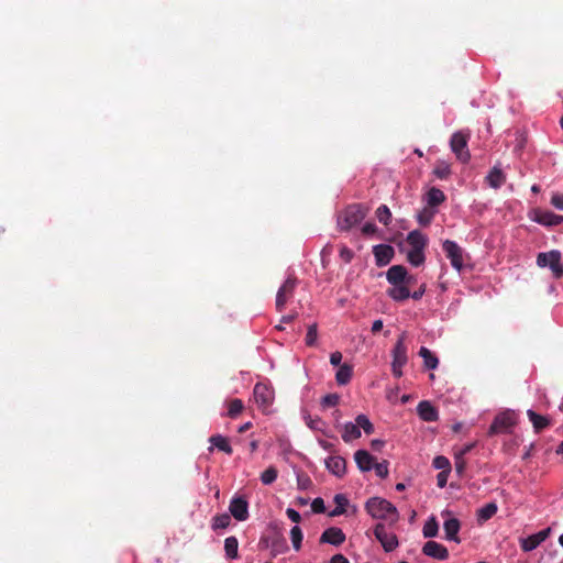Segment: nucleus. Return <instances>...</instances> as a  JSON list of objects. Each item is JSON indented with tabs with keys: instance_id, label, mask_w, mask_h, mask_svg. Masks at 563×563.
I'll return each instance as SVG.
<instances>
[{
	"instance_id": "22",
	"label": "nucleus",
	"mask_w": 563,
	"mask_h": 563,
	"mask_svg": "<svg viewBox=\"0 0 563 563\" xmlns=\"http://www.w3.org/2000/svg\"><path fill=\"white\" fill-rule=\"evenodd\" d=\"M486 180L492 188L498 189L506 183V175L500 167L494 166L487 175Z\"/></svg>"
},
{
	"instance_id": "12",
	"label": "nucleus",
	"mask_w": 563,
	"mask_h": 563,
	"mask_svg": "<svg viewBox=\"0 0 563 563\" xmlns=\"http://www.w3.org/2000/svg\"><path fill=\"white\" fill-rule=\"evenodd\" d=\"M405 339H406L405 333H402L398 338V340L391 351V355H393L391 365H397V366L406 365L408 357H407V346L405 344Z\"/></svg>"
},
{
	"instance_id": "49",
	"label": "nucleus",
	"mask_w": 563,
	"mask_h": 563,
	"mask_svg": "<svg viewBox=\"0 0 563 563\" xmlns=\"http://www.w3.org/2000/svg\"><path fill=\"white\" fill-rule=\"evenodd\" d=\"M373 468L375 470L376 475L379 476L380 478L387 477V475H388V462L387 461H383L380 463L373 464Z\"/></svg>"
},
{
	"instance_id": "62",
	"label": "nucleus",
	"mask_w": 563,
	"mask_h": 563,
	"mask_svg": "<svg viewBox=\"0 0 563 563\" xmlns=\"http://www.w3.org/2000/svg\"><path fill=\"white\" fill-rule=\"evenodd\" d=\"M383 329V321L380 319L375 320L372 324V332L377 333Z\"/></svg>"
},
{
	"instance_id": "24",
	"label": "nucleus",
	"mask_w": 563,
	"mask_h": 563,
	"mask_svg": "<svg viewBox=\"0 0 563 563\" xmlns=\"http://www.w3.org/2000/svg\"><path fill=\"white\" fill-rule=\"evenodd\" d=\"M536 221L540 224L552 227L562 223L563 216H558L552 211H540L536 217Z\"/></svg>"
},
{
	"instance_id": "33",
	"label": "nucleus",
	"mask_w": 563,
	"mask_h": 563,
	"mask_svg": "<svg viewBox=\"0 0 563 563\" xmlns=\"http://www.w3.org/2000/svg\"><path fill=\"white\" fill-rule=\"evenodd\" d=\"M239 541L235 537H228L224 540V551L229 559L238 558Z\"/></svg>"
},
{
	"instance_id": "47",
	"label": "nucleus",
	"mask_w": 563,
	"mask_h": 563,
	"mask_svg": "<svg viewBox=\"0 0 563 563\" xmlns=\"http://www.w3.org/2000/svg\"><path fill=\"white\" fill-rule=\"evenodd\" d=\"M311 485H312V481L310 479V477L307 474L299 473L297 475V486L299 489L306 490V489L310 488Z\"/></svg>"
},
{
	"instance_id": "60",
	"label": "nucleus",
	"mask_w": 563,
	"mask_h": 563,
	"mask_svg": "<svg viewBox=\"0 0 563 563\" xmlns=\"http://www.w3.org/2000/svg\"><path fill=\"white\" fill-rule=\"evenodd\" d=\"M525 144H526V137L520 134L518 137H517V144L515 146V151L516 152H521L522 148L525 147Z\"/></svg>"
},
{
	"instance_id": "27",
	"label": "nucleus",
	"mask_w": 563,
	"mask_h": 563,
	"mask_svg": "<svg viewBox=\"0 0 563 563\" xmlns=\"http://www.w3.org/2000/svg\"><path fill=\"white\" fill-rule=\"evenodd\" d=\"M444 200H445V195L441 189L435 188V187H432L431 189H429V191L427 194V203L429 207L435 208V207L440 206Z\"/></svg>"
},
{
	"instance_id": "25",
	"label": "nucleus",
	"mask_w": 563,
	"mask_h": 563,
	"mask_svg": "<svg viewBox=\"0 0 563 563\" xmlns=\"http://www.w3.org/2000/svg\"><path fill=\"white\" fill-rule=\"evenodd\" d=\"M407 242L411 246L410 250H423L427 245V236L418 230L411 231L407 236Z\"/></svg>"
},
{
	"instance_id": "1",
	"label": "nucleus",
	"mask_w": 563,
	"mask_h": 563,
	"mask_svg": "<svg viewBox=\"0 0 563 563\" xmlns=\"http://www.w3.org/2000/svg\"><path fill=\"white\" fill-rule=\"evenodd\" d=\"M365 509L374 519L388 520L394 525L399 519L397 508L388 500L380 497H372L365 504Z\"/></svg>"
},
{
	"instance_id": "16",
	"label": "nucleus",
	"mask_w": 563,
	"mask_h": 563,
	"mask_svg": "<svg viewBox=\"0 0 563 563\" xmlns=\"http://www.w3.org/2000/svg\"><path fill=\"white\" fill-rule=\"evenodd\" d=\"M373 253L376 264L378 266H385L391 261L394 256V249L390 245L379 244L374 246Z\"/></svg>"
},
{
	"instance_id": "9",
	"label": "nucleus",
	"mask_w": 563,
	"mask_h": 563,
	"mask_svg": "<svg viewBox=\"0 0 563 563\" xmlns=\"http://www.w3.org/2000/svg\"><path fill=\"white\" fill-rule=\"evenodd\" d=\"M296 285V277L289 276L280 286L276 295V309L278 311H282L287 301L292 297Z\"/></svg>"
},
{
	"instance_id": "2",
	"label": "nucleus",
	"mask_w": 563,
	"mask_h": 563,
	"mask_svg": "<svg viewBox=\"0 0 563 563\" xmlns=\"http://www.w3.org/2000/svg\"><path fill=\"white\" fill-rule=\"evenodd\" d=\"M367 214V209L361 203H353L339 212L336 224L340 231H350L360 224Z\"/></svg>"
},
{
	"instance_id": "19",
	"label": "nucleus",
	"mask_w": 563,
	"mask_h": 563,
	"mask_svg": "<svg viewBox=\"0 0 563 563\" xmlns=\"http://www.w3.org/2000/svg\"><path fill=\"white\" fill-rule=\"evenodd\" d=\"M387 295L395 301H404L410 298V288L406 284H390Z\"/></svg>"
},
{
	"instance_id": "55",
	"label": "nucleus",
	"mask_w": 563,
	"mask_h": 563,
	"mask_svg": "<svg viewBox=\"0 0 563 563\" xmlns=\"http://www.w3.org/2000/svg\"><path fill=\"white\" fill-rule=\"evenodd\" d=\"M286 515L295 523H299L300 520H301L300 514L297 510L292 509V508H287Z\"/></svg>"
},
{
	"instance_id": "30",
	"label": "nucleus",
	"mask_w": 563,
	"mask_h": 563,
	"mask_svg": "<svg viewBox=\"0 0 563 563\" xmlns=\"http://www.w3.org/2000/svg\"><path fill=\"white\" fill-rule=\"evenodd\" d=\"M361 437V430L356 423L346 422L343 427L342 439L344 442L349 443L353 440H356Z\"/></svg>"
},
{
	"instance_id": "8",
	"label": "nucleus",
	"mask_w": 563,
	"mask_h": 563,
	"mask_svg": "<svg viewBox=\"0 0 563 563\" xmlns=\"http://www.w3.org/2000/svg\"><path fill=\"white\" fill-rule=\"evenodd\" d=\"M374 536L380 542L386 552H391L398 547L397 536L393 532H388L383 523H377L375 526Z\"/></svg>"
},
{
	"instance_id": "42",
	"label": "nucleus",
	"mask_w": 563,
	"mask_h": 563,
	"mask_svg": "<svg viewBox=\"0 0 563 563\" xmlns=\"http://www.w3.org/2000/svg\"><path fill=\"white\" fill-rule=\"evenodd\" d=\"M302 531L298 526H295L290 530V539L295 550H299L302 541Z\"/></svg>"
},
{
	"instance_id": "43",
	"label": "nucleus",
	"mask_w": 563,
	"mask_h": 563,
	"mask_svg": "<svg viewBox=\"0 0 563 563\" xmlns=\"http://www.w3.org/2000/svg\"><path fill=\"white\" fill-rule=\"evenodd\" d=\"M307 426L312 429V430H316V431H321L323 434H327L325 431H324V427H325V423L324 421L319 418V417H316V418H312V417H308L307 419Z\"/></svg>"
},
{
	"instance_id": "17",
	"label": "nucleus",
	"mask_w": 563,
	"mask_h": 563,
	"mask_svg": "<svg viewBox=\"0 0 563 563\" xmlns=\"http://www.w3.org/2000/svg\"><path fill=\"white\" fill-rule=\"evenodd\" d=\"M325 466L333 475L342 477L346 471V461L339 455L330 456L325 460Z\"/></svg>"
},
{
	"instance_id": "57",
	"label": "nucleus",
	"mask_w": 563,
	"mask_h": 563,
	"mask_svg": "<svg viewBox=\"0 0 563 563\" xmlns=\"http://www.w3.org/2000/svg\"><path fill=\"white\" fill-rule=\"evenodd\" d=\"M341 361H342V353L341 352L335 351V352L331 353V355H330V363L333 366H339L341 364Z\"/></svg>"
},
{
	"instance_id": "50",
	"label": "nucleus",
	"mask_w": 563,
	"mask_h": 563,
	"mask_svg": "<svg viewBox=\"0 0 563 563\" xmlns=\"http://www.w3.org/2000/svg\"><path fill=\"white\" fill-rule=\"evenodd\" d=\"M433 216V211H431L430 209H424L422 212L419 213L418 221L422 225H428L431 222Z\"/></svg>"
},
{
	"instance_id": "20",
	"label": "nucleus",
	"mask_w": 563,
	"mask_h": 563,
	"mask_svg": "<svg viewBox=\"0 0 563 563\" xmlns=\"http://www.w3.org/2000/svg\"><path fill=\"white\" fill-rule=\"evenodd\" d=\"M354 460L362 472H368L373 468L374 457L366 450L356 451Z\"/></svg>"
},
{
	"instance_id": "41",
	"label": "nucleus",
	"mask_w": 563,
	"mask_h": 563,
	"mask_svg": "<svg viewBox=\"0 0 563 563\" xmlns=\"http://www.w3.org/2000/svg\"><path fill=\"white\" fill-rule=\"evenodd\" d=\"M432 465L441 472H451V463L449 459L443 455L435 456Z\"/></svg>"
},
{
	"instance_id": "35",
	"label": "nucleus",
	"mask_w": 563,
	"mask_h": 563,
	"mask_svg": "<svg viewBox=\"0 0 563 563\" xmlns=\"http://www.w3.org/2000/svg\"><path fill=\"white\" fill-rule=\"evenodd\" d=\"M231 522V517L228 514H220L213 517L212 519V529H225Z\"/></svg>"
},
{
	"instance_id": "52",
	"label": "nucleus",
	"mask_w": 563,
	"mask_h": 563,
	"mask_svg": "<svg viewBox=\"0 0 563 563\" xmlns=\"http://www.w3.org/2000/svg\"><path fill=\"white\" fill-rule=\"evenodd\" d=\"M353 252L346 247V246H342L341 250H340V257L345 262V263H350L353 258Z\"/></svg>"
},
{
	"instance_id": "4",
	"label": "nucleus",
	"mask_w": 563,
	"mask_h": 563,
	"mask_svg": "<svg viewBox=\"0 0 563 563\" xmlns=\"http://www.w3.org/2000/svg\"><path fill=\"white\" fill-rule=\"evenodd\" d=\"M517 423L516 413L514 411H505L497 415L492 422L488 434L495 435L499 433L510 432L512 427Z\"/></svg>"
},
{
	"instance_id": "58",
	"label": "nucleus",
	"mask_w": 563,
	"mask_h": 563,
	"mask_svg": "<svg viewBox=\"0 0 563 563\" xmlns=\"http://www.w3.org/2000/svg\"><path fill=\"white\" fill-rule=\"evenodd\" d=\"M424 292H426V285L422 284V285H420V287L417 290H415L413 292H410V297L415 300H419L424 295Z\"/></svg>"
},
{
	"instance_id": "3",
	"label": "nucleus",
	"mask_w": 563,
	"mask_h": 563,
	"mask_svg": "<svg viewBox=\"0 0 563 563\" xmlns=\"http://www.w3.org/2000/svg\"><path fill=\"white\" fill-rule=\"evenodd\" d=\"M562 254L559 250L541 252L537 255V265L541 268L549 267L555 279L563 277V266L561 264Z\"/></svg>"
},
{
	"instance_id": "64",
	"label": "nucleus",
	"mask_w": 563,
	"mask_h": 563,
	"mask_svg": "<svg viewBox=\"0 0 563 563\" xmlns=\"http://www.w3.org/2000/svg\"><path fill=\"white\" fill-rule=\"evenodd\" d=\"M533 449H534V444H533V443H531V444L527 448V450H526L525 454L522 455V460H528V459L531 456Z\"/></svg>"
},
{
	"instance_id": "6",
	"label": "nucleus",
	"mask_w": 563,
	"mask_h": 563,
	"mask_svg": "<svg viewBox=\"0 0 563 563\" xmlns=\"http://www.w3.org/2000/svg\"><path fill=\"white\" fill-rule=\"evenodd\" d=\"M442 249L446 257L450 260L452 267L455 268L457 272H461L464 264L463 249L456 242L451 240H445L442 244Z\"/></svg>"
},
{
	"instance_id": "15",
	"label": "nucleus",
	"mask_w": 563,
	"mask_h": 563,
	"mask_svg": "<svg viewBox=\"0 0 563 563\" xmlns=\"http://www.w3.org/2000/svg\"><path fill=\"white\" fill-rule=\"evenodd\" d=\"M417 412L427 422H433L439 419L438 409L428 400H422L418 404Z\"/></svg>"
},
{
	"instance_id": "18",
	"label": "nucleus",
	"mask_w": 563,
	"mask_h": 563,
	"mask_svg": "<svg viewBox=\"0 0 563 563\" xmlns=\"http://www.w3.org/2000/svg\"><path fill=\"white\" fill-rule=\"evenodd\" d=\"M407 268L402 265H393L386 272V279L389 284H406Z\"/></svg>"
},
{
	"instance_id": "21",
	"label": "nucleus",
	"mask_w": 563,
	"mask_h": 563,
	"mask_svg": "<svg viewBox=\"0 0 563 563\" xmlns=\"http://www.w3.org/2000/svg\"><path fill=\"white\" fill-rule=\"evenodd\" d=\"M461 528V523L456 518H450L444 521L443 529L445 532V539L449 541L460 542L459 531Z\"/></svg>"
},
{
	"instance_id": "61",
	"label": "nucleus",
	"mask_w": 563,
	"mask_h": 563,
	"mask_svg": "<svg viewBox=\"0 0 563 563\" xmlns=\"http://www.w3.org/2000/svg\"><path fill=\"white\" fill-rule=\"evenodd\" d=\"M330 563H350V562L344 555L335 554L332 556Z\"/></svg>"
},
{
	"instance_id": "45",
	"label": "nucleus",
	"mask_w": 563,
	"mask_h": 563,
	"mask_svg": "<svg viewBox=\"0 0 563 563\" xmlns=\"http://www.w3.org/2000/svg\"><path fill=\"white\" fill-rule=\"evenodd\" d=\"M340 401V396L338 394H328L321 400V406L323 408L335 407Z\"/></svg>"
},
{
	"instance_id": "40",
	"label": "nucleus",
	"mask_w": 563,
	"mask_h": 563,
	"mask_svg": "<svg viewBox=\"0 0 563 563\" xmlns=\"http://www.w3.org/2000/svg\"><path fill=\"white\" fill-rule=\"evenodd\" d=\"M278 471L275 466H269L261 474V481L264 485H271L277 478Z\"/></svg>"
},
{
	"instance_id": "13",
	"label": "nucleus",
	"mask_w": 563,
	"mask_h": 563,
	"mask_svg": "<svg viewBox=\"0 0 563 563\" xmlns=\"http://www.w3.org/2000/svg\"><path fill=\"white\" fill-rule=\"evenodd\" d=\"M551 529L547 528L538 533L531 534L521 541V549L525 552H530L537 549L550 536Z\"/></svg>"
},
{
	"instance_id": "14",
	"label": "nucleus",
	"mask_w": 563,
	"mask_h": 563,
	"mask_svg": "<svg viewBox=\"0 0 563 563\" xmlns=\"http://www.w3.org/2000/svg\"><path fill=\"white\" fill-rule=\"evenodd\" d=\"M345 541V534L342 531V529L336 527H331L325 529L321 537L320 542L321 543H330L333 545H340Z\"/></svg>"
},
{
	"instance_id": "23",
	"label": "nucleus",
	"mask_w": 563,
	"mask_h": 563,
	"mask_svg": "<svg viewBox=\"0 0 563 563\" xmlns=\"http://www.w3.org/2000/svg\"><path fill=\"white\" fill-rule=\"evenodd\" d=\"M527 416L531 421L536 433L541 432L550 426V419L547 416L539 415L531 409L527 411Z\"/></svg>"
},
{
	"instance_id": "7",
	"label": "nucleus",
	"mask_w": 563,
	"mask_h": 563,
	"mask_svg": "<svg viewBox=\"0 0 563 563\" xmlns=\"http://www.w3.org/2000/svg\"><path fill=\"white\" fill-rule=\"evenodd\" d=\"M253 395L256 404L263 411H266L274 401V389L263 383H257L254 386Z\"/></svg>"
},
{
	"instance_id": "34",
	"label": "nucleus",
	"mask_w": 563,
	"mask_h": 563,
	"mask_svg": "<svg viewBox=\"0 0 563 563\" xmlns=\"http://www.w3.org/2000/svg\"><path fill=\"white\" fill-rule=\"evenodd\" d=\"M439 531V525L434 517H431L423 526L422 533L424 538L437 537Z\"/></svg>"
},
{
	"instance_id": "48",
	"label": "nucleus",
	"mask_w": 563,
	"mask_h": 563,
	"mask_svg": "<svg viewBox=\"0 0 563 563\" xmlns=\"http://www.w3.org/2000/svg\"><path fill=\"white\" fill-rule=\"evenodd\" d=\"M454 466L455 472L460 476H462L466 468V460L464 459V456H461V454H454Z\"/></svg>"
},
{
	"instance_id": "46",
	"label": "nucleus",
	"mask_w": 563,
	"mask_h": 563,
	"mask_svg": "<svg viewBox=\"0 0 563 563\" xmlns=\"http://www.w3.org/2000/svg\"><path fill=\"white\" fill-rule=\"evenodd\" d=\"M317 338H318L317 324L316 323L310 324L308 327L307 334H306V344L308 346H312L316 343Z\"/></svg>"
},
{
	"instance_id": "37",
	"label": "nucleus",
	"mask_w": 563,
	"mask_h": 563,
	"mask_svg": "<svg viewBox=\"0 0 563 563\" xmlns=\"http://www.w3.org/2000/svg\"><path fill=\"white\" fill-rule=\"evenodd\" d=\"M377 220L384 225H388L391 220V212L386 205H382L376 210Z\"/></svg>"
},
{
	"instance_id": "32",
	"label": "nucleus",
	"mask_w": 563,
	"mask_h": 563,
	"mask_svg": "<svg viewBox=\"0 0 563 563\" xmlns=\"http://www.w3.org/2000/svg\"><path fill=\"white\" fill-rule=\"evenodd\" d=\"M334 503L336 507L330 511V517L341 516L346 511V507L349 505V499L343 494H336L334 496Z\"/></svg>"
},
{
	"instance_id": "56",
	"label": "nucleus",
	"mask_w": 563,
	"mask_h": 563,
	"mask_svg": "<svg viewBox=\"0 0 563 563\" xmlns=\"http://www.w3.org/2000/svg\"><path fill=\"white\" fill-rule=\"evenodd\" d=\"M449 474H450V472H440L437 475V484L440 488L445 487V485L448 483Z\"/></svg>"
},
{
	"instance_id": "36",
	"label": "nucleus",
	"mask_w": 563,
	"mask_h": 563,
	"mask_svg": "<svg viewBox=\"0 0 563 563\" xmlns=\"http://www.w3.org/2000/svg\"><path fill=\"white\" fill-rule=\"evenodd\" d=\"M408 262L413 266H420L424 263L423 250H409L407 253Z\"/></svg>"
},
{
	"instance_id": "28",
	"label": "nucleus",
	"mask_w": 563,
	"mask_h": 563,
	"mask_svg": "<svg viewBox=\"0 0 563 563\" xmlns=\"http://www.w3.org/2000/svg\"><path fill=\"white\" fill-rule=\"evenodd\" d=\"M419 355L423 358L426 368L435 369L438 367L439 358L428 347H420Z\"/></svg>"
},
{
	"instance_id": "59",
	"label": "nucleus",
	"mask_w": 563,
	"mask_h": 563,
	"mask_svg": "<svg viewBox=\"0 0 563 563\" xmlns=\"http://www.w3.org/2000/svg\"><path fill=\"white\" fill-rule=\"evenodd\" d=\"M474 446H475V443L465 444L463 448H461L454 454H461V456H465L467 453H470L473 450Z\"/></svg>"
},
{
	"instance_id": "51",
	"label": "nucleus",
	"mask_w": 563,
	"mask_h": 563,
	"mask_svg": "<svg viewBox=\"0 0 563 563\" xmlns=\"http://www.w3.org/2000/svg\"><path fill=\"white\" fill-rule=\"evenodd\" d=\"M311 509L316 514H322L325 511L324 501L322 498L318 497L312 500L311 503Z\"/></svg>"
},
{
	"instance_id": "44",
	"label": "nucleus",
	"mask_w": 563,
	"mask_h": 563,
	"mask_svg": "<svg viewBox=\"0 0 563 563\" xmlns=\"http://www.w3.org/2000/svg\"><path fill=\"white\" fill-rule=\"evenodd\" d=\"M434 174L440 179H446L451 174V168L446 163L441 162L435 166Z\"/></svg>"
},
{
	"instance_id": "38",
	"label": "nucleus",
	"mask_w": 563,
	"mask_h": 563,
	"mask_svg": "<svg viewBox=\"0 0 563 563\" xmlns=\"http://www.w3.org/2000/svg\"><path fill=\"white\" fill-rule=\"evenodd\" d=\"M355 423L358 426V429L361 430L362 428L366 434L374 432V426L365 415H358L355 419Z\"/></svg>"
},
{
	"instance_id": "31",
	"label": "nucleus",
	"mask_w": 563,
	"mask_h": 563,
	"mask_svg": "<svg viewBox=\"0 0 563 563\" xmlns=\"http://www.w3.org/2000/svg\"><path fill=\"white\" fill-rule=\"evenodd\" d=\"M498 507L495 503H488L477 510V520L485 522L496 515Z\"/></svg>"
},
{
	"instance_id": "54",
	"label": "nucleus",
	"mask_w": 563,
	"mask_h": 563,
	"mask_svg": "<svg viewBox=\"0 0 563 563\" xmlns=\"http://www.w3.org/2000/svg\"><path fill=\"white\" fill-rule=\"evenodd\" d=\"M551 203L556 209L563 210V194H554L551 198Z\"/></svg>"
},
{
	"instance_id": "53",
	"label": "nucleus",
	"mask_w": 563,
	"mask_h": 563,
	"mask_svg": "<svg viewBox=\"0 0 563 563\" xmlns=\"http://www.w3.org/2000/svg\"><path fill=\"white\" fill-rule=\"evenodd\" d=\"M377 232V227L372 223V222H366L363 227H362V233L364 235H373Z\"/></svg>"
},
{
	"instance_id": "39",
	"label": "nucleus",
	"mask_w": 563,
	"mask_h": 563,
	"mask_svg": "<svg viewBox=\"0 0 563 563\" xmlns=\"http://www.w3.org/2000/svg\"><path fill=\"white\" fill-rule=\"evenodd\" d=\"M244 408L243 401L241 399H232L228 405V416L230 418H235L238 415L242 412Z\"/></svg>"
},
{
	"instance_id": "29",
	"label": "nucleus",
	"mask_w": 563,
	"mask_h": 563,
	"mask_svg": "<svg viewBox=\"0 0 563 563\" xmlns=\"http://www.w3.org/2000/svg\"><path fill=\"white\" fill-rule=\"evenodd\" d=\"M353 375V367L352 365H349L346 363L340 365L336 374H335V380L339 385H346Z\"/></svg>"
},
{
	"instance_id": "10",
	"label": "nucleus",
	"mask_w": 563,
	"mask_h": 563,
	"mask_svg": "<svg viewBox=\"0 0 563 563\" xmlns=\"http://www.w3.org/2000/svg\"><path fill=\"white\" fill-rule=\"evenodd\" d=\"M230 514L239 521H244L249 518V503L244 497H234L230 501Z\"/></svg>"
},
{
	"instance_id": "26",
	"label": "nucleus",
	"mask_w": 563,
	"mask_h": 563,
	"mask_svg": "<svg viewBox=\"0 0 563 563\" xmlns=\"http://www.w3.org/2000/svg\"><path fill=\"white\" fill-rule=\"evenodd\" d=\"M210 443L212 444L211 448H209L210 451L213 450V446L218 450L231 455L233 453L232 446L230 445L227 438L222 437L221 434L212 435L209 439Z\"/></svg>"
},
{
	"instance_id": "63",
	"label": "nucleus",
	"mask_w": 563,
	"mask_h": 563,
	"mask_svg": "<svg viewBox=\"0 0 563 563\" xmlns=\"http://www.w3.org/2000/svg\"><path fill=\"white\" fill-rule=\"evenodd\" d=\"M402 367L404 366L391 365L393 375L400 378L402 376Z\"/></svg>"
},
{
	"instance_id": "11",
	"label": "nucleus",
	"mask_w": 563,
	"mask_h": 563,
	"mask_svg": "<svg viewBox=\"0 0 563 563\" xmlns=\"http://www.w3.org/2000/svg\"><path fill=\"white\" fill-rule=\"evenodd\" d=\"M422 553L435 560L444 561L449 558L448 549L435 541H428L422 548Z\"/></svg>"
},
{
	"instance_id": "5",
	"label": "nucleus",
	"mask_w": 563,
	"mask_h": 563,
	"mask_svg": "<svg viewBox=\"0 0 563 563\" xmlns=\"http://www.w3.org/2000/svg\"><path fill=\"white\" fill-rule=\"evenodd\" d=\"M468 137L470 135L467 133L459 131L453 133L450 140V146L452 152L462 163H467L471 158V154L467 150Z\"/></svg>"
}]
</instances>
